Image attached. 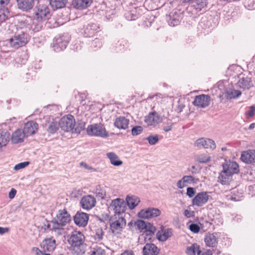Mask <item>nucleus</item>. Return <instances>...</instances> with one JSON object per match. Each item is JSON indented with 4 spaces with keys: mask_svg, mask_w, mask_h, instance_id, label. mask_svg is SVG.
I'll use <instances>...</instances> for the list:
<instances>
[{
    "mask_svg": "<svg viewBox=\"0 0 255 255\" xmlns=\"http://www.w3.org/2000/svg\"><path fill=\"white\" fill-rule=\"evenodd\" d=\"M211 101L210 97L207 95L202 94L195 97L193 104L200 108H205L208 106Z\"/></svg>",
    "mask_w": 255,
    "mask_h": 255,
    "instance_id": "4468645a",
    "label": "nucleus"
},
{
    "mask_svg": "<svg viewBox=\"0 0 255 255\" xmlns=\"http://www.w3.org/2000/svg\"><path fill=\"white\" fill-rule=\"evenodd\" d=\"M110 228L113 233H119L126 225V220L125 216H117L111 218Z\"/></svg>",
    "mask_w": 255,
    "mask_h": 255,
    "instance_id": "6e6552de",
    "label": "nucleus"
},
{
    "mask_svg": "<svg viewBox=\"0 0 255 255\" xmlns=\"http://www.w3.org/2000/svg\"><path fill=\"white\" fill-rule=\"evenodd\" d=\"M183 182L185 183V184L187 185V184H191L192 183H194V178L191 175H185L183 177Z\"/></svg>",
    "mask_w": 255,
    "mask_h": 255,
    "instance_id": "864d4df0",
    "label": "nucleus"
},
{
    "mask_svg": "<svg viewBox=\"0 0 255 255\" xmlns=\"http://www.w3.org/2000/svg\"><path fill=\"white\" fill-rule=\"evenodd\" d=\"M204 241L206 245L210 247H215L218 244V236L216 233L206 235Z\"/></svg>",
    "mask_w": 255,
    "mask_h": 255,
    "instance_id": "a878e982",
    "label": "nucleus"
},
{
    "mask_svg": "<svg viewBox=\"0 0 255 255\" xmlns=\"http://www.w3.org/2000/svg\"><path fill=\"white\" fill-rule=\"evenodd\" d=\"M67 2V0H49V3L53 9L64 7Z\"/></svg>",
    "mask_w": 255,
    "mask_h": 255,
    "instance_id": "ea45409f",
    "label": "nucleus"
},
{
    "mask_svg": "<svg viewBox=\"0 0 255 255\" xmlns=\"http://www.w3.org/2000/svg\"><path fill=\"white\" fill-rule=\"evenodd\" d=\"M237 86L243 90H249L254 86L251 78L248 77H243L237 83Z\"/></svg>",
    "mask_w": 255,
    "mask_h": 255,
    "instance_id": "bb28decb",
    "label": "nucleus"
},
{
    "mask_svg": "<svg viewBox=\"0 0 255 255\" xmlns=\"http://www.w3.org/2000/svg\"><path fill=\"white\" fill-rule=\"evenodd\" d=\"M80 204L83 209L89 210L95 206L96 200L95 197L92 195H86L82 198Z\"/></svg>",
    "mask_w": 255,
    "mask_h": 255,
    "instance_id": "f8f14e48",
    "label": "nucleus"
},
{
    "mask_svg": "<svg viewBox=\"0 0 255 255\" xmlns=\"http://www.w3.org/2000/svg\"><path fill=\"white\" fill-rule=\"evenodd\" d=\"M16 1L19 9L27 11L33 8L35 0H16Z\"/></svg>",
    "mask_w": 255,
    "mask_h": 255,
    "instance_id": "b1692460",
    "label": "nucleus"
},
{
    "mask_svg": "<svg viewBox=\"0 0 255 255\" xmlns=\"http://www.w3.org/2000/svg\"><path fill=\"white\" fill-rule=\"evenodd\" d=\"M143 128L141 126H135L131 129V133L133 135H137L142 131Z\"/></svg>",
    "mask_w": 255,
    "mask_h": 255,
    "instance_id": "6e6d98bb",
    "label": "nucleus"
},
{
    "mask_svg": "<svg viewBox=\"0 0 255 255\" xmlns=\"http://www.w3.org/2000/svg\"><path fill=\"white\" fill-rule=\"evenodd\" d=\"M38 124L34 121H29L25 123L23 129V132L25 136L35 133L38 129Z\"/></svg>",
    "mask_w": 255,
    "mask_h": 255,
    "instance_id": "6ab92c4d",
    "label": "nucleus"
},
{
    "mask_svg": "<svg viewBox=\"0 0 255 255\" xmlns=\"http://www.w3.org/2000/svg\"><path fill=\"white\" fill-rule=\"evenodd\" d=\"M145 139L148 141L149 144L151 145H155L159 140L158 135L157 134L150 135Z\"/></svg>",
    "mask_w": 255,
    "mask_h": 255,
    "instance_id": "49530a36",
    "label": "nucleus"
},
{
    "mask_svg": "<svg viewBox=\"0 0 255 255\" xmlns=\"http://www.w3.org/2000/svg\"><path fill=\"white\" fill-rule=\"evenodd\" d=\"M159 250L153 244H146L143 248V255H157Z\"/></svg>",
    "mask_w": 255,
    "mask_h": 255,
    "instance_id": "c85d7f7f",
    "label": "nucleus"
},
{
    "mask_svg": "<svg viewBox=\"0 0 255 255\" xmlns=\"http://www.w3.org/2000/svg\"><path fill=\"white\" fill-rule=\"evenodd\" d=\"M93 0H73V5L74 7L79 9H84L91 5Z\"/></svg>",
    "mask_w": 255,
    "mask_h": 255,
    "instance_id": "c756f323",
    "label": "nucleus"
},
{
    "mask_svg": "<svg viewBox=\"0 0 255 255\" xmlns=\"http://www.w3.org/2000/svg\"><path fill=\"white\" fill-rule=\"evenodd\" d=\"M242 160L246 163L255 162V150H248L242 153L241 157Z\"/></svg>",
    "mask_w": 255,
    "mask_h": 255,
    "instance_id": "393cba45",
    "label": "nucleus"
},
{
    "mask_svg": "<svg viewBox=\"0 0 255 255\" xmlns=\"http://www.w3.org/2000/svg\"><path fill=\"white\" fill-rule=\"evenodd\" d=\"M84 240L85 236L82 232L74 231L71 233L68 241L72 249L77 254H81L84 253L83 251Z\"/></svg>",
    "mask_w": 255,
    "mask_h": 255,
    "instance_id": "f257e3e1",
    "label": "nucleus"
},
{
    "mask_svg": "<svg viewBox=\"0 0 255 255\" xmlns=\"http://www.w3.org/2000/svg\"><path fill=\"white\" fill-rule=\"evenodd\" d=\"M95 192L97 197L100 198L101 199H104L105 198V196H106L105 191L100 189V185L97 186Z\"/></svg>",
    "mask_w": 255,
    "mask_h": 255,
    "instance_id": "603ef678",
    "label": "nucleus"
},
{
    "mask_svg": "<svg viewBox=\"0 0 255 255\" xmlns=\"http://www.w3.org/2000/svg\"><path fill=\"white\" fill-rule=\"evenodd\" d=\"M186 186V185L183 182L182 178L180 180H178L177 182V186L179 189H182Z\"/></svg>",
    "mask_w": 255,
    "mask_h": 255,
    "instance_id": "e2e57ef3",
    "label": "nucleus"
},
{
    "mask_svg": "<svg viewBox=\"0 0 255 255\" xmlns=\"http://www.w3.org/2000/svg\"><path fill=\"white\" fill-rule=\"evenodd\" d=\"M51 16L50 8L46 4H39L34 9L33 17L40 20L46 21Z\"/></svg>",
    "mask_w": 255,
    "mask_h": 255,
    "instance_id": "0eeeda50",
    "label": "nucleus"
},
{
    "mask_svg": "<svg viewBox=\"0 0 255 255\" xmlns=\"http://www.w3.org/2000/svg\"><path fill=\"white\" fill-rule=\"evenodd\" d=\"M147 223V222H145L142 220H138L135 223V225L139 230L142 231L144 230L145 228H146Z\"/></svg>",
    "mask_w": 255,
    "mask_h": 255,
    "instance_id": "3c124183",
    "label": "nucleus"
},
{
    "mask_svg": "<svg viewBox=\"0 0 255 255\" xmlns=\"http://www.w3.org/2000/svg\"><path fill=\"white\" fill-rule=\"evenodd\" d=\"M9 11L7 8H0V24L8 17Z\"/></svg>",
    "mask_w": 255,
    "mask_h": 255,
    "instance_id": "37998d69",
    "label": "nucleus"
},
{
    "mask_svg": "<svg viewBox=\"0 0 255 255\" xmlns=\"http://www.w3.org/2000/svg\"><path fill=\"white\" fill-rule=\"evenodd\" d=\"M32 20L30 18H23L18 21L15 25L16 31H25L27 33V31H30V24Z\"/></svg>",
    "mask_w": 255,
    "mask_h": 255,
    "instance_id": "aec40b11",
    "label": "nucleus"
},
{
    "mask_svg": "<svg viewBox=\"0 0 255 255\" xmlns=\"http://www.w3.org/2000/svg\"><path fill=\"white\" fill-rule=\"evenodd\" d=\"M180 16L176 12H171L168 16L167 20L170 26H175L179 24Z\"/></svg>",
    "mask_w": 255,
    "mask_h": 255,
    "instance_id": "473e14b6",
    "label": "nucleus"
},
{
    "mask_svg": "<svg viewBox=\"0 0 255 255\" xmlns=\"http://www.w3.org/2000/svg\"><path fill=\"white\" fill-rule=\"evenodd\" d=\"M99 28V26L97 24L89 23L84 27L83 33L85 37H90L98 31Z\"/></svg>",
    "mask_w": 255,
    "mask_h": 255,
    "instance_id": "4be33fe9",
    "label": "nucleus"
},
{
    "mask_svg": "<svg viewBox=\"0 0 255 255\" xmlns=\"http://www.w3.org/2000/svg\"><path fill=\"white\" fill-rule=\"evenodd\" d=\"M32 22L30 24V31L33 32H37L40 31L43 27V25L45 24V21L40 20L33 17V18L31 19Z\"/></svg>",
    "mask_w": 255,
    "mask_h": 255,
    "instance_id": "cd10ccee",
    "label": "nucleus"
},
{
    "mask_svg": "<svg viewBox=\"0 0 255 255\" xmlns=\"http://www.w3.org/2000/svg\"><path fill=\"white\" fill-rule=\"evenodd\" d=\"M126 202L121 198L113 200L109 207V209L113 211L115 214L114 216L125 215L127 205L128 204V195L125 198Z\"/></svg>",
    "mask_w": 255,
    "mask_h": 255,
    "instance_id": "20e7f679",
    "label": "nucleus"
},
{
    "mask_svg": "<svg viewBox=\"0 0 255 255\" xmlns=\"http://www.w3.org/2000/svg\"><path fill=\"white\" fill-rule=\"evenodd\" d=\"M29 40V35L25 32H19L16 31L14 35L8 40L10 46L14 48L18 49L19 47L25 46Z\"/></svg>",
    "mask_w": 255,
    "mask_h": 255,
    "instance_id": "7ed1b4c3",
    "label": "nucleus"
},
{
    "mask_svg": "<svg viewBox=\"0 0 255 255\" xmlns=\"http://www.w3.org/2000/svg\"><path fill=\"white\" fill-rule=\"evenodd\" d=\"M16 194V190L14 188H12L8 193V197L12 199H13Z\"/></svg>",
    "mask_w": 255,
    "mask_h": 255,
    "instance_id": "338daca9",
    "label": "nucleus"
},
{
    "mask_svg": "<svg viewBox=\"0 0 255 255\" xmlns=\"http://www.w3.org/2000/svg\"><path fill=\"white\" fill-rule=\"evenodd\" d=\"M155 232L156 231L153 230L144 231L141 237H143L145 242H152L154 239V234Z\"/></svg>",
    "mask_w": 255,
    "mask_h": 255,
    "instance_id": "79ce46f5",
    "label": "nucleus"
},
{
    "mask_svg": "<svg viewBox=\"0 0 255 255\" xmlns=\"http://www.w3.org/2000/svg\"><path fill=\"white\" fill-rule=\"evenodd\" d=\"M10 134L6 129H0V146H5L10 139Z\"/></svg>",
    "mask_w": 255,
    "mask_h": 255,
    "instance_id": "2f4dec72",
    "label": "nucleus"
},
{
    "mask_svg": "<svg viewBox=\"0 0 255 255\" xmlns=\"http://www.w3.org/2000/svg\"><path fill=\"white\" fill-rule=\"evenodd\" d=\"M161 121V119L159 115L156 113H150L144 119V122L147 126H155L158 124Z\"/></svg>",
    "mask_w": 255,
    "mask_h": 255,
    "instance_id": "412c9836",
    "label": "nucleus"
},
{
    "mask_svg": "<svg viewBox=\"0 0 255 255\" xmlns=\"http://www.w3.org/2000/svg\"><path fill=\"white\" fill-rule=\"evenodd\" d=\"M255 115V105H252L249 108L245 115L248 119L252 118Z\"/></svg>",
    "mask_w": 255,
    "mask_h": 255,
    "instance_id": "8fccbe9b",
    "label": "nucleus"
},
{
    "mask_svg": "<svg viewBox=\"0 0 255 255\" xmlns=\"http://www.w3.org/2000/svg\"><path fill=\"white\" fill-rule=\"evenodd\" d=\"M53 220L55 223L53 227L56 231H59L60 235H62L64 230L63 227L70 223L71 221V217L66 209H64L58 211L56 219Z\"/></svg>",
    "mask_w": 255,
    "mask_h": 255,
    "instance_id": "f03ea898",
    "label": "nucleus"
},
{
    "mask_svg": "<svg viewBox=\"0 0 255 255\" xmlns=\"http://www.w3.org/2000/svg\"><path fill=\"white\" fill-rule=\"evenodd\" d=\"M48 132L53 134L55 133L60 128L59 123H57L53 119L52 121H50L46 123L45 125Z\"/></svg>",
    "mask_w": 255,
    "mask_h": 255,
    "instance_id": "7c9ffc66",
    "label": "nucleus"
},
{
    "mask_svg": "<svg viewBox=\"0 0 255 255\" xmlns=\"http://www.w3.org/2000/svg\"><path fill=\"white\" fill-rule=\"evenodd\" d=\"M195 146L198 148H204L214 150L216 148V145L214 140L210 138H200L198 139L195 142Z\"/></svg>",
    "mask_w": 255,
    "mask_h": 255,
    "instance_id": "ddd939ff",
    "label": "nucleus"
},
{
    "mask_svg": "<svg viewBox=\"0 0 255 255\" xmlns=\"http://www.w3.org/2000/svg\"><path fill=\"white\" fill-rule=\"evenodd\" d=\"M91 255H106V252L102 248L96 246L93 248Z\"/></svg>",
    "mask_w": 255,
    "mask_h": 255,
    "instance_id": "de8ad7c7",
    "label": "nucleus"
},
{
    "mask_svg": "<svg viewBox=\"0 0 255 255\" xmlns=\"http://www.w3.org/2000/svg\"><path fill=\"white\" fill-rule=\"evenodd\" d=\"M195 160L200 163H206L210 161V157L207 154H201L197 155Z\"/></svg>",
    "mask_w": 255,
    "mask_h": 255,
    "instance_id": "a18cd8bd",
    "label": "nucleus"
},
{
    "mask_svg": "<svg viewBox=\"0 0 255 255\" xmlns=\"http://www.w3.org/2000/svg\"><path fill=\"white\" fill-rule=\"evenodd\" d=\"M209 195L207 192H200L192 200V204L193 206L197 207H201L206 204L209 200Z\"/></svg>",
    "mask_w": 255,
    "mask_h": 255,
    "instance_id": "9b49d317",
    "label": "nucleus"
},
{
    "mask_svg": "<svg viewBox=\"0 0 255 255\" xmlns=\"http://www.w3.org/2000/svg\"><path fill=\"white\" fill-rule=\"evenodd\" d=\"M32 252L35 255H50L49 253H45L44 252L40 250L37 248H33L32 249Z\"/></svg>",
    "mask_w": 255,
    "mask_h": 255,
    "instance_id": "bf43d9fd",
    "label": "nucleus"
},
{
    "mask_svg": "<svg viewBox=\"0 0 255 255\" xmlns=\"http://www.w3.org/2000/svg\"><path fill=\"white\" fill-rule=\"evenodd\" d=\"M186 253L188 255H200L201 250L199 246L194 244L187 248Z\"/></svg>",
    "mask_w": 255,
    "mask_h": 255,
    "instance_id": "e433bc0d",
    "label": "nucleus"
},
{
    "mask_svg": "<svg viewBox=\"0 0 255 255\" xmlns=\"http://www.w3.org/2000/svg\"><path fill=\"white\" fill-rule=\"evenodd\" d=\"M60 128L64 131L72 132L73 128L75 126L74 117L71 115L62 117L59 121Z\"/></svg>",
    "mask_w": 255,
    "mask_h": 255,
    "instance_id": "1a4fd4ad",
    "label": "nucleus"
},
{
    "mask_svg": "<svg viewBox=\"0 0 255 255\" xmlns=\"http://www.w3.org/2000/svg\"><path fill=\"white\" fill-rule=\"evenodd\" d=\"M29 164V162L28 161L20 162L15 165L14 169L15 170H17L20 169H22L27 166Z\"/></svg>",
    "mask_w": 255,
    "mask_h": 255,
    "instance_id": "13d9d810",
    "label": "nucleus"
},
{
    "mask_svg": "<svg viewBox=\"0 0 255 255\" xmlns=\"http://www.w3.org/2000/svg\"><path fill=\"white\" fill-rule=\"evenodd\" d=\"M104 235V232L101 228L98 229L96 231V238L99 240H101L103 239Z\"/></svg>",
    "mask_w": 255,
    "mask_h": 255,
    "instance_id": "052dcab7",
    "label": "nucleus"
},
{
    "mask_svg": "<svg viewBox=\"0 0 255 255\" xmlns=\"http://www.w3.org/2000/svg\"><path fill=\"white\" fill-rule=\"evenodd\" d=\"M85 128V123L82 121L78 122L73 128L72 132L80 133V132Z\"/></svg>",
    "mask_w": 255,
    "mask_h": 255,
    "instance_id": "c03bdc74",
    "label": "nucleus"
},
{
    "mask_svg": "<svg viewBox=\"0 0 255 255\" xmlns=\"http://www.w3.org/2000/svg\"><path fill=\"white\" fill-rule=\"evenodd\" d=\"M106 155L112 165L118 166L122 164L123 162L119 160L118 156L114 152H108Z\"/></svg>",
    "mask_w": 255,
    "mask_h": 255,
    "instance_id": "c9c22d12",
    "label": "nucleus"
},
{
    "mask_svg": "<svg viewBox=\"0 0 255 255\" xmlns=\"http://www.w3.org/2000/svg\"><path fill=\"white\" fill-rule=\"evenodd\" d=\"M140 202V200L138 197L128 195V209L131 210L134 209Z\"/></svg>",
    "mask_w": 255,
    "mask_h": 255,
    "instance_id": "a19ab883",
    "label": "nucleus"
},
{
    "mask_svg": "<svg viewBox=\"0 0 255 255\" xmlns=\"http://www.w3.org/2000/svg\"><path fill=\"white\" fill-rule=\"evenodd\" d=\"M242 95V92L238 90L230 89L225 92V95L228 99H236Z\"/></svg>",
    "mask_w": 255,
    "mask_h": 255,
    "instance_id": "58836bf2",
    "label": "nucleus"
},
{
    "mask_svg": "<svg viewBox=\"0 0 255 255\" xmlns=\"http://www.w3.org/2000/svg\"><path fill=\"white\" fill-rule=\"evenodd\" d=\"M223 170L233 176L239 172V167L238 163L231 160L226 161L223 164Z\"/></svg>",
    "mask_w": 255,
    "mask_h": 255,
    "instance_id": "2eb2a0df",
    "label": "nucleus"
},
{
    "mask_svg": "<svg viewBox=\"0 0 255 255\" xmlns=\"http://www.w3.org/2000/svg\"><path fill=\"white\" fill-rule=\"evenodd\" d=\"M70 40V36L68 33L60 34L53 39V48L55 51L59 52L64 50Z\"/></svg>",
    "mask_w": 255,
    "mask_h": 255,
    "instance_id": "423d86ee",
    "label": "nucleus"
},
{
    "mask_svg": "<svg viewBox=\"0 0 255 255\" xmlns=\"http://www.w3.org/2000/svg\"><path fill=\"white\" fill-rule=\"evenodd\" d=\"M189 229L191 232L194 233H197L200 231L199 226L196 224L194 223H192L189 225Z\"/></svg>",
    "mask_w": 255,
    "mask_h": 255,
    "instance_id": "4d7b16f0",
    "label": "nucleus"
},
{
    "mask_svg": "<svg viewBox=\"0 0 255 255\" xmlns=\"http://www.w3.org/2000/svg\"><path fill=\"white\" fill-rule=\"evenodd\" d=\"M232 176L224 170H222L218 177V181L222 185H227L229 184Z\"/></svg>",
    "mask_w": 255,
    "mask_h": 255,
    "instance_id": "72a5a7b5",
    "label": "nucleus"
},
{
    "mask_svg": "<svg viewBox=\"0 0 255 255\" xmlns=\"http://www.w3.org/2000/svg\"><path fill=\"white\" fill-rule=\"evenodd\" d=\"M161 211L155 208H148L141 210L138 213V217L141 219H149L159 216Z\"/></svg>",
    "mask_w": 255,
    "mask_h": 255,
    "instance_id": "9d476101",
    "label": "nucleus"
},
{
    "mask_svg": "<svg viewBox=\"0 0 255 255\" xmlns=\"http://www.w3.org/2000/svg\"><path fill=\"white\" fill-rule=\"evenodd\" d=\"M207 1L208 0H194L193 2L197 6L196 9L199 8L201 10L202 8L206 6Z\"/></svg>",
    "mask_w": 255,
    "mask_h": 255,
    "instance_id": "09e8293b",
    "label": "nucleus"
},
{
    "mask_svg": "<svg viewBox=\"0 0 255 255\" xmlns=\"http://www.w3.org/2000/svg\"><path fill=\"white\" fill-rule=\"evenodd\" d=\"M173 235V230L171 228H165L164 226H161L160 230L158 231L156 233V238L158 241L160 242H165L169 238Z\"/></svg>",
    "mask_w": 255,
    "mask_h": 255,
    "instance_id": "f3484780",
    "label": "nucleus"
},
{
    "mask_svg": "<svg viewBox=\"0 0 255 255\" xmlns=\"http://www.w3.org/2000/svg\"><path fill=\"white\" fill-rule=\"evenodd\" d=\"M25 136L20 129H17L12 134L11 137V142L13 143H18L21 142L23 140L24 137Z\"/></svg>",
    "mask_w": 255,
    "mask_h": 255,
    "instance_id": "f704fd0d",
    "label": "nucleus"
},
{
    "mask_svg": "<svg viewBox=\"0 0 255 255\" xmlns=\"http://www.w3.org/2000/svg\"><path fill=\"white\" fill-rule=\"evenodd\" d=\"M149 230H153L156 231V228L150 223L147 222L146 224V228H145L144 231H149Z\"/></svg>",
    "mask_w": 255,
    "mask_h": 255,
    "instance_id": "0e129e2a",
    "label": "nucleus"
},
{
    "mask_svg": "<svg viewBox=\"0 0 255 255\" xmlns=\"http://www.w3.org/2000/svg\"><path fill=\"white\" fill-rule=\"evenodd\" d=\"M73 220L76 225L84 227L87 225L89 215L84 212H77L73 217Z\"/></svg>",
    "mask_w": 255,
    "mask_h": 255,
    "instance_id": "dca6fc26",
    "label": "nucleus"
},
{
    "mask_svg": "<svg viewBox=\"0 0 255 255\" xmlns=\"http://www.w3.org/2000/svg\"><path fill=\"white\" fill-rule=\"evenodd\" d=\"M184 107L185 105L180 103V101H178L176 111L177 113H181L183 111V109L184 108Z\"/></svg>",
    "mask_w": 255,
    "mask_h": 255,
    "instance_id": "69168bd1",
    "label": "nucleus"
},
{
    "mask_svg": "<svg viewBox=\"0 0 255 255\" xmlns=\"http://www.w3.org/2000/svg\"><path fill=\"white\" fill-rule=\"evenodd\" d=\"M186 194L190 198L193 197L195 194V189L192 187H188L187 188Z\"/></svg>",
    "mask_w": 255,
    "mask_h": 255,
    "instance_id": "680f3d73",
    "label": "nucleus"
},
{
    "mask_svg": "<svg viewBox=\"0 0 255 255\" xmlns=\"http://www.w3.org/2000/svg\"><path fill=\"white\" fill-rule=\"evenodd\" d=\"M56 247V241L53 237L46 238L41 243V247L44 252H52Z\"/></svg>",
    "mask_w": 255,
    "mask_h": 255,
    "instance_id": "a211bd4d",
    "label": "nucleus"
},
{
    "mask_svg": "<svg viewBox=\"0 0 255 255\" xmlns=\"http://www.w3.org/2000/svg\"><path fill=\"white\" fill-rule=\"evenodd\" d=\"M42 225L41 227V230L44 232H47L48 231H52L55 233L56 235H61L59 231H56L53 227L54 226V220H52L51 221H48L46 219H42Z\"/></svg>",
    "mask_w": 255,
    "mask_h": 255,
    "instance_id": "5701e85b",
    "label": "nucleus"
},
{
    "mask_svg": "<svg viewBox=\"0 0 255 255\" xmlns=\"http://www.w3.org/2000/svg\"><path fill=\"white\" fill-rule=\"evenodd\" d=\"M114 125L118 128L126 129L128 128V120L124 117H120L116 119Z\"/></svg>",
    "mask_w": 255,
    "mask_h": 255,
    "instance_id": "4c0bfd02",
    "label": "nucleus"
},
{
    "mask_svg": "<svg viewBox=\"0 0 255 255\" xmlns=\"http://www.w3.org/2000/svg\"><path fill=\"white\" fill-rule=\"evenodd\" d=\"M87 133L90 136H96L103 138L109 136V133L106 131L104 124L97 123L90 125L87 128Z\"/></svg>",
    "mask_w": 255,
    "mask_h": 255,
    "instance_id": "39448f33",
    "label": "nucleus"
},
{
    "mask_svg": "<svg viewBox=\"0 0 255 255\" xmlns=\"http://www.w3.org/2000/svg\"><path fill=\"white\" fill-rule=\"evenodd\" d=\"M102 44L101 39L96 38L92 41L91 46L94 48H100L102 46Z\"/></svg>",
    "mask_w": 255,
    "mask_h": 255,
    "instance_id": "5fc2aeb1",
    "label": "nucleus"
},
{
    "mask_svg": "<svg viewBox=\"0 0 255 255\" xmlns=\"http://www.w3.org/2000/svg\"><path fill=\"white\" fill-rule=\"evenodd\" d=\"M193 212L188 210H185L184 212V215L187 218H190L192 216Z\"/></svg>",
    "mask_w": 255,
    "mask_h": 255,
    "instance_id": "774afa93",
    "label": "nucleus"
}]
</instances>
